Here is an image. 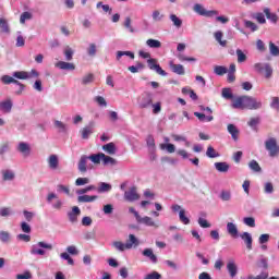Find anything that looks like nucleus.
<instances>
[{
    "label": "nucleus",
    "mask_w": 279,
    "mask_h": 279,
    "mask_svg": "<svg viewBox=\"0 0 279 279\" xmlns=\"http://www.w3.org/2000/svg\"><path fill=\"white\" fill-rule=\"evenodd\" d=\"M46 250L51 252V250H53V244L40 241L31 246L29 254H32V256H45V254H47Z\"/></svg>",
    "instance_id": "1"
},
{
    "label": "nucleus",
    "mask_w": 279,
    "mask_h": 279,
    "mask_svg": "<svg viewBox=\"0 0 279 279\" xmlns=\"http://www.w3.org/2000/svg\"><path fill=\"white\" fill-rule=\"evenodd\" d=\"M193 11L195 12V14H198V16H205L206 19H213V16L219 15V11L206 10V8H204V4L199 3L194 4Z\"/></svg>",
    "instance_id": "2"
},
{
    "label": "nucleus",
    "mask_w": 279,
    "mask_h": 279,
    "mask_svg": "<svg viewBox=\"0 0 279 279\" xmlns=\"http://www.w3.org/2000/svg\"><path fill=\"white\" fill-rule=\"evenodd\" d=\"M151 104H154V95H151L149 92L143 93L137 98L138 108H141L142 110L151 108Z\"/></svg>",
    "instance_id": "3"
},
{
    "label": "nucleus",
    "mask_w": 279,
    "mask_h": 279,
    "mask_svg": "<svg viewBox=\"0 0 279 279\" xmlns=\"http://www.w3.org/2000/svg\"><path fill=\"white\" fill-rule=\"evenodd\" d=\"M265 149L269 153L271 158L278 156V141L275 137H270L265 141Z\"/></svg>",
    "instance_id": "4"
},
{
    "label": "nucleus",
    "mask_w": 279,
    "mask_h": 279,
    "mask_svg": "<svg viewBox=\"0 0 279 279\" xmlns=\"http://www.w3.org/2000/svg\"><path fill=\"white\" fill-rule=\"evenodd\" d=\"M171 210L172 213H179V219L182 223H184V226H189V223H191V219L186 217V210L182 208V206L174 204L171 206Z\"/></svg>",
    "instance_id": "5"
},
{
    "label": "nucleus",
    "mask_w": 279,
    "mask_h": 279,
    "mask_svg": "<svg viewBox=\"0 0 279 279\" xmlns=\"http://www.w3.org/2000/svg\"><path fill=\"white\" fill-rule=\"evenodd\" d=\"M260 108H263V101L257 100L254 97L245 96L246 110H260Z\"/></svg>",
    "instance_id": "6"
},
{
    "label": "nucleus",
    "mask_w": 279,
    "mask_h": 279,
    "mask_svg": "<svg viewBox=\"0 0 279 279\" xmlns=\"http://www.w3.org/2000/svg\"><path fill=\"white\" fill-rule=\"evenodd\" d=\"M16 151L23 156V158H29L32 156V146L29 143L26 142H20L16 145Z\"/></svg>",
    "instance_id": "7"
},
{
    "label": "nucleus",
    "mask_w": 279,
    "mask_h": 279,
    "mask_svg": "<svg viewBox=\"0 0 279 279\" xmlns=\"http://www.w3.org/2000/svg\"><path fill=\"white\" fill-rule=\"evenodd\" d=\"M147 64H148V69H150V71H155L157 73V75H161L162 77H167L166 71L162 70V68L160 66V64H158L156 59H148Z\"/></svg>",
    "instance_id": "8"
},
{
    "label": "nucleus",
    "mask_w": 279,
    "mask_h": 279,
    "mask_svg": "<svg viewBox=\"0 0 279 279\" xmlns=\"http://www.w3.org/2000/svg\"><path fill=\"white\" fill-rule=\"evenodd\" d=\"M124 199L126 202H136L141 199V195L136 192V186H132L129 191L124 192Z\"/></svg>",
    "instance_id": "9"
},
{
    "label": "nucleus",
    "mask_w": 279,
    "mask_h": 279,
    "mask_svg": "<svg viewBox=\"0 0 279 279\" xmlns=\"http://www.w3.org/2000/svg\"><path fill=\"white\" fill-rule=\"evenodd\" d=\"M0 173L2 182H14L16 180V172L12 169H2Z\"/></svg>",
    "instance_id": "10"
},
{
    "label": "nucleus",
    "mask_w": 279,
    "mask_h": 279,
    "mask_svg": "<svg viewBox=\"0 0 279 279\" xmlns=\"http://www.w3.org/2000/svg\"><path fill=\"white\" fill-rule=\"evenodd\" d=\"M227 271H228L230 278H236V276L239 275V266L236 265V262H234V259L228 260Z\"/></svg>",
    "instance_id": "11"
},
{
    "label": "nucleus",
    "mask_w": 279,
    "mask_h": 279,
    "mask_svg": "<svg viewBox=\"0 0 279 279\" xmlns=\"http://www.w3.org/2000/svg\"><path fill=\"white\" fill-rule=\"evenodd\" d=\"M88 156L86 155H82L80 160H78V165H77V169L80 171V173H86V171H88V169H92V167H88Z\"/></svg>",
    "instance_id": "12"
},
{
    "label": "nucleus",
    "mask_w": 279,
    "mask_h": 279,
    "mask_svg": "<svg viewBox=\"0 0 279 279\" xmlns=\"http://www.w3.org/2000/svg\"><path fill=\"white\" fill-rule=\"evenodd\" d=\"M94 128H95V122H89L87 126H84L81 130V136L84 141H88V138H90V134L95 132Z\"/></svg>",
    "instance_id": "13"
},
{
    "label": "nucleus",
    "mask_w": 279,
    "mask_h": 279,
    "mask_svg": "<svg viewBox=\"0 0 279 279\" xmlns=\"http://www.w3.org/2000/svg\"><path fill=\"white\" fill-rule=\"evenodd\" d=\"M82 215V210L80 207L74 206L71 211L68 213L69 222L70 223H77V217Z\"/></svg>",
    "instance_id": "14"
},
{
    "label": "nucleus",
    "mask_w": 279,
    "mask_h": 279,
    "mask_svg": "<svg viewBox=\"0 0 279 279\" xmlns=\"http://www.w3.org/2000/svg\"><path fill=\"white\" fill-rule=\"evenodd\" d=\"M137 223H142L143 226H147L148 228H159L158 223L154 221V218L148 216H145V217L140 216Z\"/></svg>",
    "instance_id": "15"
},
{
    "label": "nucleus",
    "mask_w": 279,
    "mask_h": 279,
    "mask_svg": "<svg viewBox=\"0 0 279 279\" xmlns=\"http://www.w3.org/2000/svg\"><path fill=\"white\" fill-rule=\"evenodd\" d=\"M54 66L61 71H75V64L66 61H58Z\"/></svg>",
    "instance_id": "16"
},
{
    "label": "nucleus",
    "mask_w": 279,
    "mask_h": 279,
    "mask_svg": "<svg viewBox=\"0 0 279 279\" xmlns=\"http://www.w3.org/2000/svg\"><path fill=\"white\" fill-rule=\"evenodd\" d=\"M53 126L59 132V134H66L69 132V124H66L60 120H54Z\"/></svg>",
    "instance_id": "17"
},
{
    "label": "nucleus",
    "mask_w": 279,
    "mask_h": 279,
    "mask_svg": "<svg viewBox=\"0 0 279 279\" xmlns=\"http://www.w3.org/2000/svg\"><path fill=\"white\" fill-rule=\"evenodd\" d=\"M142 255L145 256V258H148V260H150V263H153L154 265H156V263H158V256H156V254H154L153 248H145L142 252Z\"/></svg>",
    "instance_id": "18"
},
{
    "label": "nucleus",
    "mask_w": 279,
    "mask_h": 279,
    "mask_svg": "<svg viewBox=\"0 0 279 279\" xmlns=\"http://www.w3.org/2000/svg\"><path fill=\"white\" fill-rule=\"evenodd\" d=\"M0 243H3V245H10V243H12V233L5 230H0Z\"/></svg>",
    "instance_id": "19"
},
{
    "label": "nucleus",
    "mask_w": 279,
    "mask_h": 279,
    "mask_svg": "<svg viewBox=\"0 0 279 279\" xmlns=\"http://www.w3.org/2000/svg\"><path fill=\"white\" fill-rule=\"evenodd\" d=\"M169 68L172 71V73H175V75H184L185 73L184 65L175 64L173 63V61L169 62Z\"/></svg>",
    "instance_id": "20"
},
{
    "label": "nucleus",
    "mask_w": 279,
    "mask_h": 279,
    "mask_svg": "<svg viewBox=\"0 0 279 279\" xmlns=\"http://www.w3.org/2000/svg\"><path fill=\"white\" fill-rule=\"evenodd\" d=\"M97 195H86V194H81V195H78V197H77V202L80 203V204H90V203H93V202H95V201H97Z\"/></svg>",
    "instance_id": "21"
},
{
    "label": "nucleus",
    "mask_w": 279,
    "mask_h": 279,
    "mask_svg": "<svg viewBox=\"0 0 279 279\" xmlns=\"http://www.w3.org/2000/svg\"><path fill=\"white\" fill-rule=\"evenodd\" d=\"M231 106L235 110H245V96L235 98Z\"/></svg>",
    "instance_id": "22"
},
{
    "label": "nucleus",
    "mask_w": 279,
    "mask_h": 279,
    "mask_svg": "<svg viewBox=\"0 0 279 279\" xmlns=\"http://www.w3.org/2000/svg\"><path fill=\"white\" fill-rule=\"evenodd\" d=\"M111 245L117 250V252H124L125 250H132V245L123 243L121 241H113Z\"/></svg>",
    "instance_id": "23"
},
{
    "label": "nucleus",
    "mask_w": 279,
    "mask_h": 279,
    "mask_svg": "<svg viewBox=\"0 0 279 279\" xmlns=\"http://www.w3.org/2000/svg\"><path fill=\"white\" fill-rule=\"evenodd\" d=\"M227 232L233 239L239 238V228L236 227V225H234V222H228L227 223Z\"/></svg>",
    "instance_id": "24"
},
{
    "label": "nucleus",
    "mask_w": 279,
    "mask_h": 279,
    "mask_svg": "<svg viewBox=\"0 0 279 279\" xmlns=\"http://www.w3.org/2000/svg\"><path fill=\"white\" fill-rule=\"evenodd\" d=\"M214 167L219 171V173H228V171H230V165L226 161L215 162Z\"/></svg>",
    "instance_id": "25"
},
{
    "label": "nucleus",
    "mask_w": 279,
    "mask_h": 279,
    "mask_svg": "<svg viewBox=\"0 0 279 279\" xmlns=\"http://www.w3.org/2000/svg\"><path fill=\"white\" fill-rule=\"evenodd\" d=\"M240 239H242V241H244L247 250H252L253 239H252V234L250 232H243L242 234H240Z\"/></svg>",
    "instance_id": "26"
},
{
    "label": "nucleus",
    "mask_w": 279,
    "mask_h": 279,
    "mask_svg": "<svg viewBox=\"0 0 279 279\" xmlns=\"http://www.w3.org/2000/svg\"><path fill=\"white\" fill-rule=\"evenodd\" d=\"M0 32L1 34H10V23L5 17H0Z\"/></svg>",
    "instance_id": "27"
},
{
    "label": "nucleus",
    "mask_w": 279,
    "mask_h": 279,
    "mask_svg": "<svg viewBox=\"0 0 279 279\" xmlns=\"http://www.w3.org/2000/svg\"><path fill=\"white\" fill-rule=\"evenodd\" d=\"M58 165H60V161L58 160V155H50L48 158L49 169L56 170L58 169Z\"/></svg>",
    "instance_id": "28"
},
{
    "label": "nucleus",
    "mask_w": 279,
    "mask_h": 279,
    "mask_svg": "<svg viewBox=\"0 0 279 279\" xmlns=\"http://www.w3.org/2000/svg\"><path fill=\"white\" fill-rule=\"evenodd\" d=\"M102 149L106 154H109V156H114V154H117V146L112 142L104 145Z\"/></svg>",
    "instance_id": "29"
},
{
    "label": "nucleus",
    "mask_w": 279,
    "mask_h": 279,
    "mask_svg": "<svg viewBox=\"0 0 279 279\" xmlns=\"http://www.w3.org/2000/svg\"><path fill=\"white\" fill-rule=\"evenodd\" d=\"M215 40L219 44L220 47H227L228 40H223V33L221 31H217L214 34Z\"/></svg>",
    "instance_id": "30"
},
{
    "label": "nucleus",
    "mask_w": 279,
    "mask_h": 279,
    "mask_svg": "<svg viewBox=\"0 0 279 279\" xmlns=\"http://www.w3.org/2000/svg\"><path fill=\"white\" fill-rule=\"evenodd\" d=\"M0 110H2V112H12V100L7 99L4 101H1L0 102Z\"/></svg>",
    "instance_id": "31"
},
{
    "label": "nucleus",
    "mask_w": 279,
    "mask_h": 279,
    "mask_svg": "<svg viewBox=\"0 0 279 279\" xmlns=\"http://www.w3.org/2000/svg\"><path fill=\"white\" fill-rule=\"evenodd\" d=\"M112 191V185L110 183L100 182L97 189V193H110Z\"/></svg>",
    "instance_id": "32"
},
{
    "label": "nucleus",
    "mask_w": 279,
    "mask_h": 279,
    "mask_svg": "<svg viewBox=\"0 0 279 279\" xmlns=\"http://www.w3.org/2000/svg\"><path fill=\"white\" fill-rule=\"evenodd\" d=\"M94 82H95V74L93 73L84 75L81 80V84L83 86H88V84H93Z\"/></svg>",
    "instance_id": "33"
},
{
    "label": "nucleus",
    "mask_w": 279,
    "mask_h": 279,
    "mask_svg": "<svg viewBox=\"0 0 279 279\" xmlns=\"http://www.w3.org/2000/svg\"><path fill=\"white\" fill-rule=\"evenodd\" d=\"M227 130L229 134H231V137L233 138V141H239V129H236L234 124H229L227 126Z\"/></svg>",
    "instance_id": "34"
},
{
    "label": "nucleus",
    "mask_w": 279,
    "mask_h": 279,
    "mask_svg": "<svg viewBox=\"0 0 279 279\" xmlns=\"http://www.w3.org/2000/svg\"><path fill=\"white\" fill-rule=\"evenodd\" d=\"M260 124V118H251L250 121L247 122V125L254 131L258 132V125Z\"/></svg>",
    "instance_id": "35"
},
{
    "label": "nucleus",
    "mask_w": 279,
    "mask_h": 279,
    "mask_svg": "<svg viewBox=\"0 0 279 279\" xmlns=\"http://www.w3.org/2000/svg\"><path fill=\"white\" fill-rule=\"evenodd\" d=\"M126 245H131V250H132V247H138L141 245V242L138 241V238H136V235L129 234V240L126 242Z\"/></svg>",
    "instance_id": "36"
},
{
    "label": "nucleus",
    "mask_w": 279,
    "mask_h": 279,
    "mask_svg": "<svg viewBox=\"0 0 279 279\" xmlns=\"http://www.w3.org/2000/svg\"><path fill=\"white\" fill-rule=\"evenodd\" d=\"M194 117L198 118V121H207V123H210V121H214L215 117L213 114L206 116L202 112H194Z\"/></svg>",
    "instance_id": "37"
},
{
    "label": "nucleus",
    "mask_w": 279,
    "mask_h": 279,
    "mask_svg": "<svg viewBox=\"0 0 279 279\" xmlns=\"http://www.w3.org/2000/svg\"><path fill=\"white\" fill-rule=\"evenodd\" d=\"M146 45L150 49H160V47H162V43H160V40L157 39H147Z\"/></svg>",
    "instance_id": "38"
},
{
    "label": "nucleus",
    "mask_w": 279,
    "mask_h": 279,
    "mask_svg": "<svg viewBox=\"0 0 279 279\" xmlns=\"http://www.w3.org/2000/svg\"><path fill=\"white\" fill-rule=\"evenodd\" d=\"M125 29H128V32H130V34H135L136 28H134V26H132V19L130 16H126L124 19V23H123Z\"/></svg>",
    "instance_id": "39"
},
{
    "label": "nucleus",
    "mask_w": 279,
    "mask_h": 279,
    "mask_svg": "<svg viewBox=\"0 0 279 279\" xmlns=\"http://www.w3.org/2000/svg\"><path fill=\"white\" fill-rule=\"evenodd\" d=\"M159 149L166 150L168 154H175V145L173 144H160Z\"/></svg>",
    "instance_id": "40"
},
{
    "label": "nucleus",
    "mask_w": 279,
    "mask_h": 279,
    "mask_svg": "<svg viewBox=\"0 0 279 279\" xmlns=\"http://www.w3.org/2000/svg\"><path fill=\"white\" fill-rule=\"evenodd\" d=\"M248 168L251 169V171H254V173H260V171H263L258 161L254 159L248 162Z\"/></svg>",
    "instance_id": "41"
},
{
    "label": "nucleus",
    "mask_w": 279,
    "mask_h": 279,
    "mask_svg": "<svg viewBox=\"0 0 279 279\" xmlns=\"http://www.w3.org/2000/svg\"><path fill=\"white\" fill-rule=\"evenodd\" d=\"M146 145L150 151H156V140L154 138V135L147 136Z\"/></svg>",
    "instance_id": "42"
},
{
    "label": "nucleus",
    "mask_w": 279,
    "mask_h": 279,
    "mask_svg": "<svg viewBox=\"0 0 279 279\" xmlns=\"http://www.w3.org/2000/svg\"><path fill=\"white\" fill-rule=\"evenodd\" d=\"M13 77H15V80H29V72H25V71H16L13 72Z\"/></svg>",
    "instance_id": "43"
},
{
    "label": "nucleus",
    "mask_w": 279,
    "mask_h": 279,
    "mask_svg": "<svg viewBox=\"0 0 279 279\" xmlns=\"http://www.w3.org/2000/svg\"><path fill=\"white\" fill-rule=\"evenodd\" d=\"M89 160L94 162V165H99L104 158V153L93 154L87 156Z\"/></svg>",
    "instance_id": "44"
},
{
    "label": "nucleus",
    "mask_w": 279,
    "mask_h": 279,
    "mask_svg": "<svg viewBox=\"0 0 279 279\" xmlns=\"http://www.w3.org/2000/svg\"><path fill=\"white\" fill-rule=\"evenodd\" d=\"M131 73H141L145 69V64L137 62L135 65L128 68Z\"/></svg>",
    "instance_id": "45"
},
{
    "label": "nucleus",
    "mask_w": 279,
    "mask_h": 279,
    "mask_svg": "<svg viewBox=\"0 0 279 279\" xmlns=\"http://www.w3.org/2000/svg\"><path fill=\"white\" fill-rule=\"evenodd\" d=\"M102 165L106 167L108 165H111V167H114V165H117V159L104 154L102 157Z\"/></svg>",
    "instance_id": "46"
},
{
    "label": "nucleus",
    "mask_w": 279,
    "mask_h": 279,
    "mask_svg": "<svg viewBox=\"0 0 279 279\" xmlns=\"http://www.w3.org/2000/svg\"><path fill=\"white\" fill-rule=\"evenodd\" d=\"M0 81L2 82V84H7V85L19 84V81L10 75H2Z\"/></svg>",
    "instance_id": "47"
},
{
    "label": "nucleus",
    "mask_w": 279,
    "mask_h": 279,
    "mask_svg": "<svg viewBox=\"0 0 279 279\" xmlns=\"http://www.w3.org/2000/svg\"><path fill=\"white\" fill-rule=\"evenodd\" d=\"M264 14L266 15V19H268V21H271V23H276L278 21V15L271 13L269 8L264 9Z\"/></svg>",
    "instance_id": "48"
},
{
    "label": "nucleus",
    "mask_w": 279,
    "mask_h": 279,
    "mask_svg": "<svg viewBox=\"0 0 279 279\" xmlns=\"http://www.w3.org/2000/svg\"><path fill=\"white\" fill-rule=\"evenodd\" d=\"M14 215V210L11 207H1L0 208V217H12Z\"/></svg>",
    "instance_id": "49"
},
{
    "label": "nucleus",
    "mask_w": 279,
    "mask_h": 279,
    "mask_svg": "<svg viewBox=\"0 0 279 279\" xmlns=\"http://www.w3.org/2000/svg\"><path fill=\"white\" fill-rule=\"evenodd\" d=\"M206 156H207V158H219L220 155L217 150H215V148L213 146H208Z\"/></svg>",
    "instance_id": "50"
},
{
    "label": "nucleus",
    "mask_w": 279,
    "mask_h": 279,
    "mask_svg": "<svg viewBox=\"0 0 279 279\" xmlns=\"http://www.w3.org/2000/svg\"><path fill=\"white\" fill-rule=\"evenodd\" d=\"M63 53H64V57H65V60L68 62H71V60H73V53H75L71 47L66 46L63 50Z\"/></svg>",
    "instance_id": "51"
},
{
    "label": "nucleus",
    "mask_w": 279,
    "mask_h": 279,
    "mask_svg": "<svg viewBox=\"0 0 279 279\" xmlns=\"http://www.w3.org/2000/svg\"><path fill=\"white\" fill-rule=\"evenodd\" d=\"M170 21H172L174 27H177L178 29H180V27H182V20L180 17H178V15L170 14Z\"/></svg>",
    "instance_id": "52"
},
{
    "label": "nucleus",
    "mask_w": 279,
    "mask_h": 279,
    "mask_svg": "<svg viewBox=\"0 0 279 279\" xmlns=\"http://www.w3.org/2000/svg\"><path fill=\"white\" fill-rule=\"evenodd\" d=\"M238 62L242 64V62H245L247 60V54L243 52L241 49L235 50Z\"/></svg>",
    "instance_id": "53"
},
{
    "label": "nucleus",
    "mask_w": 279,
    "mask_h": 279,
    "mask_svg": "<svg viewBox=\"0 0 279 279\" xmlns=\"http://www.w3.org/2000/svg\"><path fill=\"white\" fill-rule=\"evenodd\" d=\"M23 215L25 221H27L28 223H32V221H34V217H36V213L29 210H24Z\"/></svg>",
    "instance_id": "54"
},
{
    "label": "nucleus",
    "mask_w": 279,
    "mask_h": 279,
    "mask_svg": "<svg viewBox=\"0 0 279 279\" xmlns=\"http://www.w3.org/2000/svg\"><path fill=\"white\" fill-rule=\"evenodd\" d=\"M123 56H128V58H131V60H134V52L132 51H118L116 54L117 60H121Z\"/></svg>",
    "instance_id": "55"
},
{
    "label": "nucleus",
    "mask_w": 279,
    "mask_h": 279,
    "mask_svg": "<svg viewBox=\"0 0 279 279\" xmlns=\"http://www.w3.org/2000/svg\"><path fill=\"white\" fill-rule=\"evenodd\" d=\"M244 226H248V228H256V219L254 217H245L243 218Z\"/></svg>",
    "instance_id": "56"
},
{
    "label": "nucleus",
    "mask_w": 279,
    "mask_h": 279,
    "mask_svg": "<svg viewBox=\"0 0 279 279\" xmlns=\"http://www.w3.org/2000/svg\"><path fill=\"white\" fill-rule=\"evenodd\" d=\"M89 191H97V186L88 185L85 189L77 190L76 195H86V193H89Z\"/></svg>",
    "instance_id": "57"
},
{
    "label": "nucleus",
    "mask_w": 279,
    "mask_h": 279,
    "mask_svg": "<svg viewBox=\"0 0 279 279\" xmlns=\"http://www.w3.org/2000/svg\"><path fill=\"white\" fill-rule=\"evenodd\" d=\"M214 73L216 75H226V73H228V68H226L223 65H216L214 68Z\"/></svg>",
    "instance_id": "58"
},
{
    "label": "nucleus",
    "mask_w": 279,
    "mask_h": 279,
    "mask_svg": "<svg viewBox=\"0 0 279 279\" xmlns=\"http://www.w3.org/2000/svg\"><path fill=\"white\" fill-rule=\"evenodd\" d=\"M32 17H33V15H32V13H29V12H23L22 14H21V16H20V23L22 24V25H25V21H32Z\"/></svg>",
    "instance_id": "59"
},
{
    "label": "nucleus",
    "mask_w": 279,
    "mask_h": 279,
    "mask_svg": "<svg viewBox=\"0 0 279 279\" xmlns=\"http://www.w3.org/2000/svg\"><path fill=\"white\" fill-rule=\"evenodd\" d=\"M151 16H153V21H155V23H158V22L162 21V19H165V15L161 14L160 11H158V10L153 11Z\"/></svg>",
    "instance_id": "60"
},
{
    "label": "nucleus",
    "mask_w": 279,
    "mask_h": 279,
    "mask_svg": "<svg viewBox=\"0 0 279 279\" xmlns=\"http://www.w3.org/2000/svg\"><path fill=\"white\" fill-rule=\"evenodd\" d=\"M264 193L266 195H271V193H274V184L271 182H266L264 184Z\"/></svg>",
    "instance_id": "61"
},
{
    "label": "nucleus",
    "mask_w": 279,
    "mask_h": 279,
    "mask_svg": "<svg viewBox=\"0 0 279 279\" xmlns=\"http://www.w3.org/2000/svg\"><path fill=\"white\" fill-rule=\"evenodd\" d=\"M269 51L271 56H278L279 53V48L276 46V44H274V41L269 43Z\"/></svg>",
    "instance_id": "62"
},
{
    "label": "nucleus",
    "mask_w": 279,
    "mask_h": 279,
    "mask_svg": "<svg viewBox=\"0 0 279 279\" xmlns=\"http://www.w3.org/2000/svg\"><path fill=\"white\" fill-rule=\"evenodd\" d=\"M162 275H160L158 271H153L144 277V279H161Z\"/></svg>",
    "instance_id": "63"
},
{
    "label": "nucleus",
    "mask_w": 279,
    "mask_h": 279,
    "mask_svg": "<svg viewBox=\"0 0 279 279\" xmlns=\"http://www.w3.org/2000/svg\"><path fill=\"white\" fill-rule=\"evenodd\" d=\"M16 279H32V272H29V270H26L23 274L16 275Z\"/></svg>",
    "instance_id": "64"
}]
</instances>
